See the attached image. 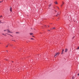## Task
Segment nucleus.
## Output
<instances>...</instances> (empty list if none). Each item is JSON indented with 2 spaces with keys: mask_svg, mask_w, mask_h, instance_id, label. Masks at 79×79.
<instances>
[{
  "mask_svg": "<svg viewBox=\"0 0 79 79\" xmlns=\"http://www.w3.org/2000/svg\"><path fill=\"white\" fill-rule=\"evenodd\" d=\"M60 54V53L57 52L55 54L54 57L55 58H56V56H58Z\"/></svg>",
  "mask_w": 79,
  "mask_h": 79,
  "instance_id": "1",
  "label": "nucleus"
},
{
  "mask_svg": "<svg viewBox=\"0 0 79 79\" xmlns=\"http://www.w3.org/2000/svg\"><path fill=\"white\" fill-rule=\"evenodd\" d=\"M7 33H12V32L10 31L9 30H7Z\"/></svg>",
  "mask_w": 79,
  "mask_h": 79,
  "instance_id": "2",
  "label": "nucleus"
},
{
  "mask_svg": "<svg viewBox=\"0 0 79 79\" xmlns=\"http://www.w3.org/2000/svg\"><path fill=\"white\" fill-rule=\"evenodd\" d=\"M10 10L11 12H12V8H11V6H10Z\"/></svg>",
  "mask_w": 79,
  "mask_h": 79,
  "instance_id": "3",
  "label": "nucleus"
},
{
  "mask_svg": "<svg viewBox=\"0 0 79 79\" xmlns=\"http://www.w3.org/2000/svg\"><path fill=\"white\" fill-rule=\"evenodd\" d=\"M68 52V49L65 48V52Z\"/></svg>",
  "mask_w": 79,
  "mask_h": 79,
  "instance_id": "4",
  "label": "nucleus"
},
{
  "mask_svg": "<svg viewBox=\"0 0 79 79\" xmlns=\"http://www.w3.org/2000/svg\"><path fill=\"white\" fill-rule=\"evenodd\" d=\"M55 29V27H53L51 28V29Z\"/></svg>",
  "mask_w": 79,
  "mask_h": 79,
  "instance_id": "5",
  "label": "nucleus"
},
{
  "mask_svg": "<svg viewBox=\"0 0 79 79\" xmlns=\"http://www.w3.org/2000/svg\"><path fill=\"white\" fill-rule=\"evenodd\" d=\"M55 4H56V5H57V4H58V2H55Z\"/></svg>",
  "mask_w": 79,
  "mask_h": 79,
  "instance_id": "6",
  "label": "nucleus"
},
{
  "mask_svg": "<svg viewBox=\"0 0 79 79\" xmlns=\"http://www.w3.org/2000/svg\"><path fill=\"white\" fill-rule=\"evenodd\" d=\"M58 15H59V12H58L57 13V15H56V16H58Z\"/></svg>",
  "mask_w": 79,
  "mask_h": 79,
  "instance_id": "7",
  "label": "nucleus"
},
{
  "mask_svg": "<svg viewBox=\"0 0 79 79\" xmlns=\"http://www.w3.org/2000/svg\"><path fill=\"white\" fill-rule=\"evenodd\" d=\"M30 35H33V33H30Z\"/></svg>",
  "mask_w": 79,
  "mask_h": 79,
  "instance_id": "8",
  "label": "nucleus"
},
{
  "mask_svg": "<svg viewBox=\"0 0 79 79\" xmlns=\"http://www.w3.org/2000/svg\"><path fill=\"white\" fill-rule=\"evenodd\" d=\"M72 79H74V77H72Z\"/></svg>",
  "mask_w": 79,
  "mask_h": 79,
  "instance_id": "9",
  "label": "nucleus"
},
{
  "mask_svg": "<svg viewBox=\"0 0 79 79\" xmlns=\"http://www.w3.org/2000/svg\"><path fill=\"white\" fill-rule=\"evenodd\" d=\"M6 34H7V35H10V36H12V35H10V34H8L6 33Z\"/></svg>",
  "mask_w": 79,
  "mask_h": 79,
  "instance_id": "10",
  "label": "nucleus"
},
{
  "mask_svg": "<svg viewBox=\"0 0 79 79\" xmlns=\"http://www.w3.org/2000/svg\"><path fill=\"white\" fill-rule=\"evenodd\" d=\"M49 7H50L51 6V4H50L48 6Z\"/></svg>",
  "mask_w": 79,
  "mask_h": 79,
  "instance_id": "11",
  "label": "nucleus"
},
{
  "mask_svg": "<svg viewBox=\"0 0 79 79\" xmlns=\"http://www.w3.org/2000/svg\"><path fill=\"white\" fill-rule=\"evenodd\" d=\"M2 35H5V36H6V35H5V34H3V33H2Z\"/></svg>",
  "mask_w": 79,
  "mask_h": 79,
  "instance_id": "12",
  "label": "nucleus"
},
{
  "mask_svg": "<svg viewBox=\"0 0 79 79\" xmlns=\"http://www.w3.org/2000/svg\"><path fill=\"white\" fill-rule=\"evenodd\" d=\"M31 40H34V39L32 38H31Z\"/></svg>",
  "mask_w": 79,
  "mask_h": 79,
  "instance_id": "13",
  "label": "nucleus"
},
{
  "mask_svg": "<svg viewBox=\"0 0 79 79\" xmlns=\"http://www.w3.org/2000/svg\"><path fill=\"white\" fill-rule=\"evenodd\" d=\"M61 54H63V52L62 51Z\"/></svg>",
  "mask_w": 79,
  "mask_h": 79,
  "instance_id": "14",
  "label": "nucleus"
},
{
  "mask_svg": "<svg viewBox=\"0 0 79 79\" xmlns=\"http://www.w3.org/2000/svg\"><path fill=\"white\" fill-rule=\"evenodd\" d=\"M16 34H18L19 33V32H16Z\"/></svg>",
  "mask_w": 79,
  "mask_h": 79,
  "instance_id": "15",
  "label": "nucleus"
},
{
  "mask_svg": "<svg viewBox=\"0 0 79 79\" xmlns=\"http://www.w3.org/2000/svg\"><path fill=\"white\" fill-rule=\"evenodd\" d=\"M4 31H7V30H4Z\"/></svg>",
  "mask_w": 79,
  "mask_h": 79,
  "instance_id": "16",
  "label": "nucleus"
},
{
  "mask_svg": "<svg viewBox=\"0 0 79 79\" xmlns=\"http://www.w3.org/2000/svg\"><path fill=\"white\" fill-rule=\"evenodd\" d=\"M10 46H11L12 47V46H13V45L10 44Z\"/></svg>",
  "mask_w": 79,
  "mask_h": 79,
  "instance_id": "17",
  "label": "nucleus"
},
{
  "mask_svg": "<svg viewBox=\"0 0 79 79\" xmlns=\"http://www.w3.org/2000/svg\"><path fill=\"white\" fill-rule=\"evenodd\" d=\"M77 49H79V47H78V48Z\"/></svg>",
  "mask_w": 79,
  "mask_h": 79,
  "instance_id": "18",
  "label": "nucleus"
},
{
  "mask_svg": "<svg viewBox=\"0 0 79 79\" xmlns=\"http://www.w3.org/2000/svg\"><path fill=\"white\" fill-rule=\"evenodd\" d=\"M2 15H1V16H0V18H2Z\"/></svg>",
  "mask_w": 79,
  "mask_h": 79,
  "instance_id": "19",
  "label": "nucleus"
},
{
  "mask_svg": "<svg viewBox=\"0 0 79 79\" xmlns=\"http://www.w3.org/2000/svg\"><path fill=\"white\" fill-rule=\"evenodd\" d=\"M0 23H2V22H1V21H0Z\"/></svg>",
  "mask_w": 79,
  "mask_h": 79,
  "instance_id": "20",
  "label": "nucleus"
},
{
  "mask_svg": "<svg viewBox=\"0 0 79 79\" xmlns=\"http://www.w3.org/2000/svg\"><path fill=\"white\" fill-rule=\"evenodd\" d=\"M72 39H74V37H73L72 38Z\"/></svg>",
  "mask_w": 79,
  "mask_h": 79,
  "instance_id": "21",
  "label": "nucleus"
},
{
  "mask_svg": "<svg viewBox=\"0 0 79 79\" xmlns=\"http://www.w3.org/2000/svg\"><path fill=\"white\" fill-rule=\"evenodd\" d=\"M62 52H64V49H63V50H62Z\"/></svg>",
  "mask_w": 79,
  "mask_h": 79,
  "instance_id": "22",
  "label": "nucleus"
},
{
  "mask_svg": "<svg viewBox=\"0 0 79 79\" xmlns=\"http://www.w3.org/2000/svg\"><path fill=\"white\" fill-rule=\"evenodd\" d=\"M57 8L58 9H59V8L58 7H57Z\"/></svg>",
  "mask_w": 79,
  "mask_h": 79,
  "instance_id": "23",
  "label": "nucleus"
},
{
  "mask_svg": "<svg viewBox=\"0 0 79 79\" xmlns=\"http://www.w3.org/2000/svg\"><path fill=\"white\" fill-rule=\"evenodd\" d=\"M77 75L79 76V73Z\"/></svg>",
  "mask_w": 79,
  "mask_h": 79,
  "instance_id": "24",
  "label": "nucleus"
},
{
  "mask_svg": "<svg viewBox=\"0 0 79 79\" xmlns=\"http://www.w3.org/2000/svg\"><path fill=\"white\" fill-rule=\"evenodd\" d=\"M62 3H63V4H64V2H62Z\"/></svg>",
  "mask_w": 79,
  "mask_h": 79,
  "instance_id": "25",
  "label": "nucleus"
},
{
  "mask_svg": "<svg viewBox=\"0 0 79 79\" xmlns=\"http://www.w3.org/2000/svg\"><path fill=\"white\" fill-rule=\"evenodd\" d=\"M6 47H8V46H6Z\"/></svg>",
  "mask_w": 79,
  "mask_h": 79,
  "instance_id": "26",
  "label": "nucleus"
},
{
  "mask_svg": "<svg viewBox=\"0 0 79 79\" xmlns=\"http://www.w3.org/2000/svg\"><path fill=\"white\" fill-rule=\"evenodd\" d=\"M2 2L1 1H0V3H1Z\"/></svg>",
  "mask_w": 79,
  "mask_h": 79,
  "instance_id": "27",
  "label": "nucleus"
},
{
  "mask_svg": "<svg viewBox=\"0 0 79 79\" xmlns=\"http://www.w3.org/2000/svg\"><path fill=\"white\" fill-rule=\"evenodd\" d=\"M63 6L62 5H61V6Z\"/></svg>",
  "mask_w": 79,
  "mask_h": 79,
  "instance_id": "28",
  "label": "nucleus"
},
{
  "mask_svg": "<svg viewBox=\"0 0 79 79\" xmlns=\"http://www.w3.org/2000/svg\"><path fill=\"white\" fill-rule=\"evenodd\" d=\"M1 2H3V1H2Z\"/></svg>",
  "mask_w": 79,
  "mask_h": 79,
  "instance_id": "29",
  "label": "nucleus"
},
{
  "mask_svg": "<svg viewBox=\"0 0 79 79\" xmlns=\"http://www.w3.org/2000/svg\"><path fill=\"white\" fill-rule=\"evenodd\" d=\"M55 11H56V10H55Z\"/></svg>",
  "mask_w": 79,
  "mask_h": 79,
  "instance_id": "30",
  "label": "nucleus"
},
{
  "mask_svg": "<svg viewBox=\"0 0 79 79\" xmlns=\"http://www.w3.org/2000/svg\"><path fill=\"white\" fill-rule=\"evenodd\" d=\"M48 27H49V26H48Z\"/></svg>",
  "mask_w": 79,
  "mask_h": 79,
  "instance_id": "31",
  "label": "nucleus"
},
{
  "mask_svg": "<svg viewBox=\"0 0 79 79\" xmlns=\"http://www.w3.org/2000/svg\"><path fill=\"white\" fill-rule=\"evenodd\" d=\"M6 52H8V51L7 50V51H6Z\"/></svg>",
  "mask_w": 79,
  "mask_h": 79,
  "instance_id": "32",
  "label": "nucleus"
},
{
  "mask_svg": "<svg viewBox=\"0 0 79 79\" xmlns=\"http://www.w3.org/2000/svg\"><path fill=\"white\" fill-rule=\"evenodd\" d=\"M48 31H50V30H49Z\"/></svg>",
  "mask_w": 79,
  "mask_h": 79,
  "instance_id": "33",
  "label": "nucleus"
},
{
  "mask_svg": "<svg viewBox=\"0 0 79 79\" xmlns=\"http://www.w3.org/2000/svg\"><path fill=\"white\" fill-rule=\"evenodd\" d=\"M45 27H46V25H45Z\"/></svg>",
  "mask_w": 79,
  "mask_h": 79,
  "instance_id": "34",
  "label": "nucleus"
},
{
  "mask_svg": "<svg viewBox=\"0 0 79 79\" xmlns=\"http://www.w3.org/2000/svg\"><path fill=\"white\" fill-rule=\"evenodd\" d=\"M32 37H34V36H32Z\"/></svg>",
  "mask_w": 79,
  "mask_h": 79,
  "instance_id": "35",
  "label": "nucleus"
},
{
  "mask_svg": "<svg viewBox=\"0 0 79 79\" xmlns=\"http://www.w3.org/2000/svg\"><path fill=\"white\" fill-rule=\"evenodd\" d=\"M14 41H15V40H14Z\"/></svg>",
  "mask_w": 79,
  "mask_h": 79,
  "instance_id": "36",
  "label": "nucleus"
},
{
  "mask_svg": "<svg viewBox=\"0 0 79 79\" xmlns=\"http://www.w3.org/2000/svg\"><path fill=\"white\" fill-rule=\"evenodd\" d=\"M13 41L14 40H12Z\"/></svg>",
  "mask_w": 79,
  "mask_h": 79,
  "instance_id": "37",
  "label": "nucleus"
}]
</instances>
